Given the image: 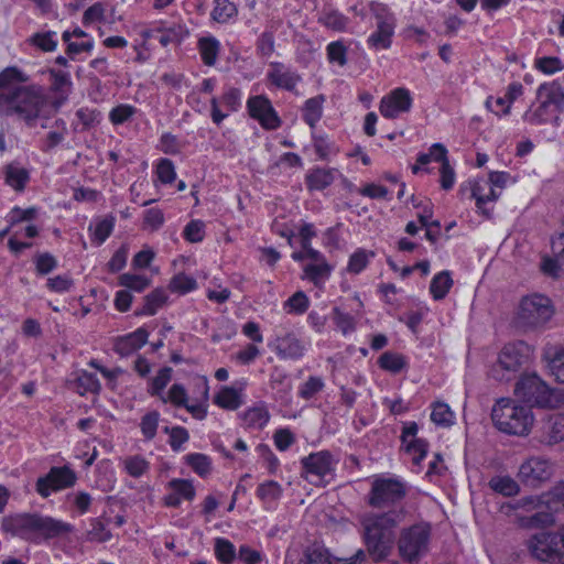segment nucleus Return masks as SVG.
I'll list each match as a JSON object with an SVG mask.
<instances>
[{
	"instance_id": "obj_48",
	"label": "nucleus",
	"mask_w": 564,
	"mask_h": 564,
	"mask_svg": "<svg viewBox=\"0 0 564 564\" xmlns=\"http://www.w3.org/2000/svg\"><path fill=\"white\" fill-rule=\"evenodd\" d=\"M197 283L196 280L192 276H188L184 273H180L175 275L170 282V290L172 292L186 293L196 289Z\"/></svg>"
},
{
	"instance_id": "obj_8",
	"label": "nucleus",
	"mask_w": 564,
	"mask_h": 564,
	"mask_svg": "<svg viewBox=\"0 0 564 564\" xmlns=\"http://www.w3.org/2000/svg\"><path fill=\"white\" fill-rule=\"evenodd\" d=\"M551 300L541 294L525 296L520 303L517 315V326L523 329L544 325L553 315Z\"/></svg>"
},
{
	"instance_id": "obj_35",
	"label": "nucleus",
	"mask_w": 564,
	"mask_h": 564,
	"mask_svg": "<svg viewBox=\"0 0 564 564\" xmlns=\"http://www.w3.org/2000/svg\"><path fill=\"white\" fill-rule=\"evenodd\" d=\"M378 365L383 370L399 373L406 366V362L401 354L386 351L379 357Z\"/></svg>"
},
{
	"instance_id": "obj_34",
	"label": "nucleus",
	"mask_w": 564,
	"mask_h": 564,
	"mask_svg": "<svg viewBox=\"0 0 564 564\" xmlns=\"http://www.w3.org/2000/svg\"><path fill=\"white\" fill-rule=\"evenodd\" d=\"M198 47L203 62L208 66H213L217 61L219 42L215 37H202L198 41Z\"/></svg>"
},
{
	"instance_id": "obj_29",
	"label": "nucleus",
	"mask_w": 564,
	"mask_h": 564,
	"mask_svg": "<svg viewBox=\"0 0 564 564\" xmlns=\"http://www.w3.org/2000/svg\"><path fill=\"white\" fill-rule=\"evenodd\" d=\"M489 487L506 497H512L519 494L518 482L509 476H495L489 480Z\"/></svg>"
},
{
	"instance_id": "obj_5",
	"label": "nucleus",
	"mask_w": 564,
	"mask_h": 564,
	"mask_svg": "<svg viewBox=\"0 0 564 564\" xmlns=\"http://www.w3.org/2000/svg\"><path fill=\"white\" fill-rule=\"evenodd\" d=\"M495 426L507 434L524 436L533 424V415L529 408L517 405L511 399H500L491 410Z\"/></svg>"
},
{
	"instance_id": "obj_44",
	"label": "nucleus",
	"mask_w": 564,
	"mask_h": 564,
	"mask_svg": "<svg viewBox=\"0 0 564 564\" xmlns=\"http://www.w3.org/2000/svg\"><path fill=\"white\" fill-rule=\"evenodd\" d=\"M172 378V368L163 367L158 375L151 380L149 393L151 395H161L164 388Z\"/></svg>"
},
{
	"instance_id": "obj_58",
	"label": "nucleus",
	"mask_w": 564,
	"mask_h": 564,
	"mask_svg": "<svg viewBox=\"0 0 564 564\" xmlns=\"http://www.w3.org/2000/svg\"><path fill=\"white\" fill-rule=\"evenodd\" d=\"M36 214H37V209L35 207L22 209L17 206L11 209V212L8 216V221L11 226H14L18 223L34 219Z\"/></svg>"
},
{
	"instance_id": "obj_53",
	"label": "nucleus",
	"mask_w": 564,
	"mask_h": 564,
	"mask_svg": "<svg viewBox=\"0 0 564 564\" xmlns=\"http://www.w3.org/2000/svg\"><path fill=\"white\" fill-rule=\"evenodd\" d=\"M170 487L173 489L178 497H183L186 500H193L195 497V488L191 480L187 479H172L169 482Z\"/></svg>"
},
{
	"instance_id": "obj_62",
	"label": "nucleus",
	"mask_w": 564,
	"mask_h": 564,
	"mask_svg": "<svg viewBox=\"0 0 564 564\" xmlns=\"http://www.w3.org/2000/svg\"><path fill=\"white\" fill-rule=\"evenodd\" d=\"M323 22L332 30L343 31L348 23V19L337 11H330L324 15Z\"/></svg>"
},
{
	"instance_id": "obj_2",
	"label": "nucleus",
	"mask_w": 564,
	"mask_h": 564,
	"mask_svg": "<svg viewBox=\"0 0 564 564\" xmlns=\"http://www.w3.org/2000/svg\"><path fill=\"white\" fill-rule=\"evenodd\" d=\"M1 528L4 532L32 542L62 536L73 529L69 523L36 513L4 517Z\"/></svg>"
},
{
	"instance_id": "obj_38",
	"label": "nucleus",
	"mask_w": 564,
	"mask_h": 564,
	"mask_svg": "<svg viewBox=\"0 0 564 564\" xmlns=\"http://www.w3.org/2000/svg\"><path fill=\"white\" fill-rule=\"evenodd\" d=\"M29 172L25 169L9 164L6 167V181L17 191H23L29 181Z\"/></svg>"
},
{
	"instance_id": "obj_47",
	"label": "nucleus",
	"mask_w": 564,
	"mask_h": 564,
	"mask_svg": "<svg viewBox=\"0 0 564 564\" xmlns=\"http://www.w3.org/2000/svg\"><path fill=\"white\" fill-rule=\"evenodd\" d=\"M375 253L372 251L367 252L364 249L357 250L349 258L347 270L350 273H360L368 264L369 257H373Z\"/></svg>"
},
{
	"instance_id": "obj_54",
	"label": "nucleus",
	"mask_w": 564,
	"mask_h": 564,
	"mask_svg": "<svg viewBox=\"0 0 564 564\" xmlns=\"http://www.w3.org/2000/svg\"><path fill=\"white\" fill-rule=\"evenodd\" d=\"M281 494L282 488L274 480H269L265 481L264 484H261L257 490V495L261 500H276L281 496Z\"/></svg>"
},
{
	"instance_id": "obj_45",
	"label": "nucleus",
	"mask_w": 564,
	"mask_h": 564,
	"mask_svg": "<svg viewBox=\"0 0 564 564\" xmlns=\"http://www.w3.org/2000/svg\"><path fill=\"white\" fill-rule=\"evenodd\" d=\"M160 414L158 411H151L142 416L140 427L147 440H152L156 435Z\"/></svg>"
},
{
	"instance_id": "obj_6",
	"label": "nucleus",
	"mask_w": 564,
	"mask_h": 564,
	"mask_svg": "<svg viewBox=\"0 0 564 564\" xmlns=\"http://www.w3.org/2000/svg\"><path fill=\"white\" fill-rule=\"evenodd\" d=\"M408 494L405 482L395 477H377L371 484L368 505L376 509H403L400 505Z\"/></svg>"
},
{
	"instance_id": "obj_56",
	"label": "nucleus",
	"mask_w": 564,
	"mask_h": 564,
	"mask_svg": "<svg viewBox=\"0 0 564 564\" xmlns=\"http://www.w3.org/2000/svg\"><path fill=\"white\" fill-rule=\"evenodd\" d=\"M55 32L35 33L31 42L44 52H52L56 48L57 42L53 39Z\"/></svg>"
},
{
	"instance_id": "obj_16",
	"label": "nucleus",
	"mask_w": 564,
	"mask_h": 564,
	"mask_svg": "<svg viewBox=\"0 0 564 564\" xmlns=\"http://www.w3.org/2000/svg\"><path fill=\"white\" fill-rule=\"evenodd\" d=\"M48 73L51 90L56 95V100L53 102V108L56 111L68 98L73 84L67 72L50 68Z\"/></svg>"
},
{
	"instance_id": "obj_30",
	"label": "nucleus",
	"mask_w": 564,
	"mask_h": 564,
	"mask_svg": "<svg viewBox=\"0 0 564 564\" xmlns=\"http://www.w3.org/2000/svg\"><path fill=\"white\" fill-rule=\"evenodd\" d=\"M166 300L165 291L163 289H155L144 296V305L141 310L135 311V315H154Z\"/></svg>"
},
{
	"instance_id": "obj_22",
	"label": "nucleus",
	"mask_w": 564,
	"mask_h": 564,
	"mask_svg": "<svg viewBox=\"0 0 564 564\" xmlns=\"http://www.w3.org/2000/svg\"><path fill=\"white\" fill-rule=\"evenodd\" d=\"M543 358L547 362L551 376L557 382L564 383V348L550 347L545 349Z\"/></svg>"
},
{
	"instance_id": "obj_11",
	"label": "nucleus",
	"mask_w": 564,
	"mask_h": 564,
	"mask_svg": "<svg viewBox=\"0 0 564 564\" xmlns=\"http://www.w3.org/2000/svg\"><path fill=\"white\" fill-rule=\"evenodd\" d=\"M77 476L68 466L52 467L50 471L36 480V491L47 498L53 491L70 488L75 485Z\"/></svg>"
},
{
	"instance_id": "obj_24",
	"label": "nucleus",
	"mask_w": 564,
	"mask_h": 564,
	"mask_svg": "<svg viewBox=\"0 0 564 564\" xmlns=\"http://www.w3.org/2000/svg\"><path fill=\"white\" fill-rule=\"evenodd\" d=\"M538 98H546V102L554 105L558 111L564 110V90L557 83L542 84L538 88Z\"/></svg>"
},
{
	"instance_id": "obj_19",
	"label": "nucleus",
	"mask_w": 564,
	"mask_h": 564,
	"mask_svg": "<svg viewBox=\"0 0 564 564\" xmlns=\"http://www.w3.org/2000/svg\"><path fill=\"white\" fill-rule=\"evenodd\" d=\"M543 434L541 442L554 445L564 440V414L555 413L549 415L542 426Z\"/></svg>"
},
{
	"instance_id": "obj_43",
	"label": "nucleus",
	"mask_w": 564,
	"mask_h": 564,
	"mask_svg": "<svg viewBox=\"0 0 564 564\" xmlns=\"http://www.w3.org/2000/svg\"><path fill=\"white\" fill-rule=\"evenodd\" d=\"M115 226V217L107 216L99 220L94 228V241L97 246L102 245L106 239L111 235Z\"/></svg>"
},
{
	"instance_id": "obj_9",
	"label": "nucleus",
	"mask_w": 564,
	"mask_h": 564,
	"mask_svg": "<svg viewBox=\"0 0 564 564\" xmlns=\"http://www.w3.org/2000/svg\"><path fill=\"white\" fill-rule=\"evenodd\" d=\"M531 555L550 564H563L564 542L558 532H540L527 541Z\"/></svg>"
},
{
	"instance_id": "obj_31",
	"label": "nucleus",
	"mask_w": 564,
	"mask_h": 564,
	"mask_svg": "<svg viewBox=\"0 0 564 564\" xmlns=\"http://www.w3.org/2000/svg\"><path fill=\"white\" fill-rule=\"evenodd\" d=\"M214 402L223 409L236 410L242 401L239 392L231 387H224L214 398Z\"/></svg>"
},
{
	"instance_id": "obj_39",
	"label": "nucleus",
	"mask_w": 564,
	"mask_h": 564,
	"mask_svg": "<svg viewBox=\"0 0 564 564\" xmlns=\"http://www.w3.org/2000/svg\"><path fill=\"white\" fill-rule=\"evenodd\" d=\"M28 82V77L15 67H8L0 74V89L2 91H9L15 87V83Z\"/></svg>"
},
{
	"instance_id": "obj_50",
	"label": "nucleus",
	"mask_w": 564,
	"mask_h": 564,
	"mask_svg": "<svg viewBox=\"0 0 564 564\" xmlns=\"http://www.w3.org/2000/svg\"><path fill=\"white\" fill-rule=\"evenodd\" d=\"M308 297L303 291L295 292L286 302L285 307H289L290 313L303 314L308 308Z\"/></svg>"
},
{
	"instance_id": "obj_13",
	"label": "nucleus",
	"mask_w": 564,
	"mask_h": 564,
	"mask_svg": "<svg viewBox=\"0 0 564 564\" xmlns=\"http://www.w3.org/2000/svg\"><path fill=\"white\" fill-rule=\"evenodd\" d=\"M377 30L368 37L367 43L375 50H387L391 46L394 33V18L384 8L376 11Z\"/></svg>"
},
{
	"instance_id": "obj_7",
	"label": "nucleus",
	"mask_w": 564,
	"mask_h": 564,
	"mask_svg": "<svg viewBox=\"0 0 564 564\" xmlns=\"http://www.w3.org/2000/svg\"><path fill=\"white\" fill-rule=\"evenodd\" d=\"M532 355L530 345L522 340L507 344L500 351L490 376L498 381L510 380V375L528 365Z\"/></svg>"
},
{
	"instance_id": "obj_41",
	"label": "nucleus",
	"mask_w": 564,
	"mask_h": 564,
	"mask_svg": "<svg viewBox=\"0 0 564 564\" xmlns=\"http://www.w3.org/2000/svg\"><path fill=\"white\" fill-rule=\"evenodd\" d=\"M242 420L250 427H262L268 422L269 414L263 406H254L242 414Z\"/></svg>"
},
{
	"instance_id": "obj_49",
	"label": "nucleus",
	"mask_w": 564,
	"mask_h": 564,
	"mask_svg": "<svg viewBox=\"0 0 564 564\" xmlns=\"http://www.w3.org/2000/svg\"><path fill=\"white\" fill-rule=\"evenodd\" d=\"M36 273L45 275L57 267V261L50 252L39 253L34 258Z\"/></svg>"
},
{
	"instance_id": "obj_57",
	"label": "nucleus",
	"mask_w": 564,
	"mask_h": 564,
	"mask_svg": "<svg viewBox=\"0 0 564 564\" xmlns=\"http://www.w3.org/2000/svg\"><path fill=\"white\" fill-rule=\"evenodd\" d=\"M156 173L159 180L164 184H171L176 177L174 164L169 159L160 160L156 166Z\"/></svg>"
},
{
	"instance_id": "obj_18",
	"label": "nucleus",
	"mask_w": 564,
	"mask_h": 564,
	"mask_svg": "<svg viewBox=\"0 0 564 564\" xmlns=\"http://www.w3.org/2000/svg\"><path fill=\"white\" fill-rule=\"evenodd\" d=\"M555 523L554 514L542 505L541 508L528 513L518 516V524L523 529H545Z\"/></svg>"
},
{
	"instance_id": "obj_4",
	"label": "nucleus",
	"mask_w": 564,
	"mask_h": 564,
	"mask_svg": "<svg viewBox=\"0 0 564 564\" xmlns=\"http://www.w3.org/2000/svg\"><path fill=\"white\" fill-rule=\"evenodd\" d=\"M45 102L42 88L36 86L15 87L0 93V105L7 106V115L17 113L29 124L41 115Z\"/></svg>"
},
{
	"instance_id": "obj_33",
	"label": "nucleus",
	"mask_w": 564,
	"mask_h": 564,
	"mask_svg": "<svg viewBox=\"0 0 564 564\" xmlns=\"http://www.w3.org/2000/svg\"><path fill=\"white\" fill-rule=\"evenodd\" d=\"M254 102H260L267 107V112L260 116V124L267 130L278 129L281 126V120L273 109L271 101L267 97L259 95Z\"/></svg>"
},
{
	"instance_id": "obj_10",
	"label": "nucleus",
	"mask_w": 564,
	"mask_h": 564,
	"mask_svg": "<svg viewBox=\"0 0 564 564\" xmlns=\"http://www.w3.org/2000/svg\"><path fill=\"white\" fill-rule=\"evenodd\" d=\"M431 528L429 524H414L402 530L398 549L403 560L417 562L429 551Z\"/></svg>"
},
{
	"instance_id": "obj_64",
	"label": "nucleus",
	"mask_w": 564,
	"mask_h": 564,
	"mask_svg": "<svg viewBox=\"0 0 564 564\" xmlns=\"http://www.w3.org/2000/svg\"><path fill=\"white\" fill-rule=\"evenodd\" d=\"M324 387V383L321 378L317 377H310L307 381L303 384V387L300 390V397L310 400L313 398L317 392H319Z\"/></svg>"
},
{
	"instance_id": "obj_37",
	"label": "nucleus",
	"mask_w": 564,
	"mask_h": 564,
	"mask_svg": "<svg viewBox=\"0 0 564 564\" xmlns=\"http://www.w3.org/2000/svg\"><path fill=\"white\" fill-rule=\"evenodd\" d=\"M184 459L185 463L200 477L207 476L212 470V460L205 454H188Z\"/></svg>"
},
{
	"instance_id": "obj_14",
	"label": "nucleus",
	"mask_w": 564,
	"mask_h": 564,
	"mask_svg": "<svg viewBox=\"0 0 564 564\" xmlns=\"http://www.w3.org/2000/svg\"><path fill=\"white\" fill-rule=\"evenodd\" d=\"M411 106L410 91L405 88H397L381 99L379 110L384 118L394 119L400 112L409 111Z\"/></svg>"
},
{
	"instance_id": "obj_51",
	"label": "nucleus",
	"mask_w": 564,
	"mask_h": 564,
	"mask_svg": "<svg viewBox=\"0 0 564 564\" xmlns=\"http://www.w3.org/2000/svg\"><path fill=\"white\" fill-rule=\"evenodd\" d=\"M124 467L131 477L138 478L149 469V463L143 457L135 455L126 459Z\"/></svg>"
},
{
	"instance_id": "obj_12",
	"label": "nucleus",
	"mask_w": 564,
	"mask_h": 564,
	"mask_svg": "<svg viewBox=\"0 0 564 564\" xmlns=\"http://www.w3.org/2000/svg\"><path fill=\"white\" fill-rule=\"evenodd\" d=\"M552 476L551 465L546 459L531 457L523 462L519 468L520 482L529 488H538Z\"/></svg>"
},
{
	"instance_id": "obj_23",
	"label": "nucleus",
	"mask_w": 564,
	"mask_h": 564,
	"mask_svg": "<svg viewBox=\"0 0 564 564\" xmlns=\"http://www.w3.org/2000/svg\"><path fill=\"white\" fill-rule=\"evenodd\" d=\"M268 78L275 86L286 89L294 90L297 82L300 80V76L293 72H283L281 64H274L273 69L268 74Z\"/></svg>"
},
{
	"instance_id": "obj_26",
	"label": "nucleus",
	"mask_w": 564,
	"mask_h": 564,
	"mask_svg": "<svg viewBox=\"0 0 564 564\" xmlns=\"http://www.w3.org/2000/svg\"><path fill=\"white\" fill-rule=\"evenodd\" d=\"M329 551L323 545L313 544L303 551L301 563L303 564H333Z\"/></svg>"
},
{
	"instance_id": "obj_32",
	"label": "nucleus",
	"mask_w": 564,
	"mask_h": 564,
	"mask_svg": "<svg viewBox=\"0 0 564 564\" xmlns=\"http://www.w3.org/2000/svg\"><path fill=\"white\" fill-rule=\"evenodd\" d=\"M323 101H324L323 96L313 97L305 101L304 109H303V118H304V121L311 128H314L316 122L322 117Z\"/></svg>"
},
{
	"instance_id": "obj_17",
	"label": "nucleus",
	"mask_w": 564,
	"mask_h": 564,
	"mask_svg": "<svg viewBox=\"0 0 564 564\" xmlns=\"http://www.w3.org/2000/svg\"><path fill=\"white\" fill-rule=\"evenodd\" d=\"M149 333L143 327L126 336L118 337L115 341V351L126 357L140 349L148 340Z\"/></svg>"
},
{
	"instance_id": "obj_25",
	"label": "nucleus",
	"mask_w": 564,
	"mask_h": 564,
	"mask_svg": "<svg viewBox=\"0 0 564 564\" xmlns=\"http://www.w3.org/2000/svg\"><path fill=\"white\" fill-rule=\"evenodd\" d=\"M452 286L451 272L445 270L434 275L430 284V292L435 301H440L447 295Z\"/></svg>"
},
{
	"instance_id": "obj_36",
	"label": "nucleus",
	"mask_w": 564,
	"mask_h": 564,
	"mask_svg": "<svg viewBox=\"0 0 564 564\" xmlns=\"http://www.w3.org/2000/svg\"><path fill=\"white\" fill-rule=\"evenodd\" d=\"M75 386L79 394L87 392L98 393L101 389L100 382L95 373L82 371L75 380Z\"/></svg>"
},
{
	"instance_id": "obj_20",
	"label": "nucleus",
	"mask_w": 564,
	"mask_h": 564,
	"mask_svg": "<svg viewBox=\"0 0 564 564\" xmlns=\"http://www.w3.org/2000/svg\"><path fill=\"white\" fill-rule=\"evenodd\" d=\"M435 154V161L441 162V186L443 189L448 191L453 187L455 182V172L451 166L447 159V150L442 143H434L432 145V153Z\"/></svg>"
},
{
	"instance_id": "obj_63",
	"label": "nucleus",
	"mask_w": 564,
	"mask_h": 564,
	"mask_svg": "<svg viewBox=\"0 0 564 564\" xmlns=\"http://www.w3.org/2000/svg\"><path fill=\"white\" fill-rule=\"evenodd\" d=\"M304 272L310 278V280L316 282L317 279L329 275L330 267L326 261H322L315 264L305 265Z\"/></svg>"
},
{
	"instance_id": "obj_55",
	"label": "nucleus",
	"mask_w": 564,
	"mask_h": 564,
	"mask_svg": "<svg viewBox=\"0 0 564 564\" xmlns=\"http://www.w3.org/2000/svg\"><path fill=\"white\" fill-rule=\"evenodd\" d=\"M135 111V108L130 105H119L110 111L109 119L113 124H122L130 120Z\"/></svg>"
},
{
	"instance_id": "obj_21",
	"label": "nucleus",
	"mask_w": 564,
	"mask_h": 564,
	"mask_svg": "<svg viewBox=\"0 0 564 564\" xmlns=\"http://www.w3.org/2000/svg\"><path fill=\"white\" fill-rule=\"evenodd\" d=\"M276 352L282 358L297 359L304 354V345L293 334L276 339Z\"/></svg>"
},
{
	"instance_id": "obj_3",
	"label": "nucleus",
	"mask_w": 564,
	"mask_h": 564,
	"mask_svg": "<svg viewBox=\"0 0 564 564\" xmlns=\"http://www.w3.org/2000/svg\"><path fill=\"white\" fill-rule=\"evenodd\" d=\"M516 397L527 408L555 409L564 404V390L550 388L536 373L520 377L514 388Z\"/></svg>"
},
{
	"instance_id": "obj_42",
	"label": "nucleus",
	"mask_w": 564,
	"mask_h": 564,
	"mask_svg": "<svg viewBox=\"0 0 564 564\" xmlns=\"http://www.w3.org/2000/svg\"><path fill=\"white\" fill-rule=\"evenodd\" d=\"M119 284L135 292H142L150 285V279L144 275L123 273L119 276Z\"/></svg>"
},
{
	"instance_id": "obj_46",
	"label": "nucleus",
	"mask_w": 564,
	"mask_h": 564,
	"mask_svg": "<svg viewBox=\"0 0 564 564\" xmlns=\"http://www.w3.org/2000/svg\"><path fill=\"white\" fill-rule=\"evenodd\" d=\"M453 417L454 414L447 404L441 402L435 403V406L431 413V420L435 424L449 426L453 424Z\"/></svg>"
},
{
	"instance_id": "obj_60",
	"label": "nucleus",
	"mask_w": 564,
	"mask_h": 564,
	"mask_svg": "<svg viewBox=\"0 0 564 564\" xmlns=\"http://www.w3.org/2000/svg\"><path fill=\"white\" fill-rule=\"evenodd\" d=\"M346 53V46L339 41L332 42L327 46V55L329 61L333 63H338L340 66H344L347 63Z\"/></svg>"
},
{
	"instance_id": "obj_28",
	"label": "nucleus",
	"mask_w": 564,
	"mask_h": 564,
	"mask_svg": "<svg viewBox=\"0 0 564 564\" xmlns=\"http://www.w3.org/2000/svg\"><path fill=\"white\" fill-rule=\"evenodd\" d=\"M334 178L332 170L315 169L306 175V185L310 189L321 191L329 186Z\"/></svg>"
},
{
	"instance_id": "obj_61",
	"label": "nucleus",
	"mask_w": 564,
	"mask_h": 564,
	"mask_svg": "<svg viewBox=\"0 0 564 564\" xmlns=\"http://www.w3.org/2000/svg\"><path fill=\"white\" fill-rule=\"evenodd\" d=\"M163 402L171 401L176 406L186 405L187 393L182 384L174 383L167 394V398L162 397Z\"/></svg>"
},
{
	"instance_id": "obj_1",
	"label": "nucleus",
	"mask_w": 564,
	"mask_h": 564,
	"mask_svg": "<svg viewBox=\"0 0 564 564\" xmlns=\"http://www.w3.org/2000/svg\"><path fill=\"white\" fill-rule=\"evenodd\" d=\"M404 517L403 509H392L364 518L361 522L364 542L375 562H381L390 555L395 541L394 529Z\"/></svg>"
},
{
	"instance_id": "obj_15",
	"label": "nucleus",
	"mask_w": 564,
	"mask_h": 564,
	"mask_svg": "<svg viewBox=\"0 0 564 564\" xmlns=\"http://www.w3.org/2000/svg\"><path fill=\"white\" fill-rule=\"evenodd\" d=\"M303 470L306 474L316 476L318 479L324 478L333 470V455L328 451L312 453L301 459Z\"/></svg>"
},
{
	"instance_id": "obj_27",
	"label": "nucleus",
	"mask_w": 564,
	"mask_h": 564,
	"mask_svg": "<svg viewBox=\"0 0 564 564\" xmlns=\"http://www.w3.org/2000/svg\"><path fill=\"white\" fill-rule=\"evenodd\" d=\"M214 553L221 564H232L237 558L235 545L225 538H216L214 541Z\"/></svg>"
},
{
	"instance_id": "obj_52",
	"label": "nucleus",
	"mask_w": 564,
	"mask_h": 564,
	"mask_svg": "<svg viewBox=\"0 0 564 564\" xmlns=\"http://www.w3.org/2000/svg\"><path fill=\"white\" fill-rule=\"evenodd\" d=\"M205 224L202 220H191L184 228V238L189 242H200L204 239Z\"/></svg>"
},
{
	"instance_id": "obj_40",
	"label": "nucleus",
	"mask_w": 564,
	"mask_h": 564,
	"mask_svg": "<svg viewBox=\"0 0 564 564\" xmlns=\"http://www.w3.org/2000/svg\"><path fill=\"white\" fill-rule=\"evenodd\" d=\"M237 14L236 6L229 0H215L212 18L218 23H225Z\"/></svg>"
},
{
	"instance_id": "obj_59",
	"label": "nucleus",
	"mask_w": 564,
	"mask_h": 564,
	"mask_svg": "<svg viewBox=\"0 0 564 564\" xmlns=\"http://www.w3.org/2000/svg\"><path fill=\"white\" fill-rule=\"evenodd\" d=\"M76 116L84 129H90L100 122V111L96 109L80 108L77 110Z\"/></svg>"
}]
</instances>
